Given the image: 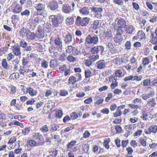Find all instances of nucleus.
I'll list each match as a JSON object with an SVG mask.
<instances>
[{"mask_svg":"<svg viewBox=\"0 0 157 157\" xmlns=\"http://www.w3.org/2000/svg\"><path fill=\"white\" fill-rule=\"evenodd\" d=\"M67 60L69 62H74L76 61V59L75 57L71 55H69L67 58Z\"/></svg>","mask_w":157,"mask_h":157,"instance_id":"ea45409f","label":"nucleus"},{"mask_svg":"<svg viewBox=\"0 0 157 157\" xmlns=\"http://www.w3.org/2000/svg\"><path fill=\"white\" fill-rule=\"evenodd\" d=\"M150 62L149 59L147 57L144 58L142 59V63L144 66L148 64Z\"/></svg>","mask_w":157,"mask_h":157,"instance_id":"8fccbe9b","label":"nucleus"},{"mask_svg":"<svg viewBox=\"0 0 157 157\" xmlns=\"http://www.w3.org/2000/svg\"><path fill=\"white\" fill-rule=\"evenodd\" d=\"M76 142L75 140L71 141L67 145V149H71L76 143Z\"/></svg>","mask_w":157,"mask_h":157,"instance_id":"58836bf2","label":"nucleus"},{"mask_svg":"<svg viewBox=\"0 0 157 157\" xmlns=\"http://www.w3.org/2000/svg\"><path fill=\"white\" fill-rule=\"evenodd\" d=\"M58 65V62L55 59L51 60L50 62V66L51 68H54L57 66Z\"/></svg>","mask_w":157,"mask_h":157,"instance_id":"a878e982","label":"nucleus"},{"mask_svg":"<svg viewBox=\"0 0 157 157\" xmlns=\"http://www.w3.org/2000/svg\"><path fill=\"white\" fill-rule=\"evenodd\" d=\"M99 58V56L98 54L92 55L89 57V58L92 61H94L98 59Z\"/></svg>","mask_w":157,"mask_h":157,"instance_id":"79ce46f5","label":"nucleus"},{"mask_svg":"<svg viewBox=\"0 0 157 157\" xmlns=\"http://www.w3.org/2000/svg\"><path fill=\"white\" fill-rule=\"evenodd\" d=\"M125 67L127 70L128 71H130V70L131 69L133 70L135 69L137 67V66H136V65H134V64H132V63H130L128 64L127 65L125 66Z\"/></svg>","mask_w":157,"mask_h":157,"instance_id":"b1692460","label":"nucleus"},{"mask_svg":"<svg viewBox=\"0 0 157 157\" xmlns=\"http://www.w3.org/2000/svg\"><path fill=\"white\" fill-rule=\"evenodd\" d=\"M131 43L130 41H126L125 44V49L128 51L131 49Z\"/></svg>","mask_w":157,"mask_h":157,"instance_id":"c9c22d12","label":"nucleus"},{"mask_svg":"<svg viewBox=\"0 0 157 157\" xmlns=\"http://www.w3.org/2000/svg\"><path fill=\"white\" fill-rule=\"evenodd\" d=\"M26 93H29V94L32 97L36 96L37 94V90H34L33 88L30 87H28L26 88Z\"/></svg>","mask_w":157,"mask_h":157,"instance_id":"dca6fc26","label":"nucleus"},{"mask_svg":"<svg viewBox=\"0 0 157 157\" xmlns=\"http://www.w3.org/2000/svg\"><path fill=\"white\" fill-rule=\"evenodd\" d=\"M33 137L35 140H38L41 141L42 140L41 138L43 137V136L41 134L39 133H33Z\"/></svg>","mask_w":157,"mask_h":157,"instance_id":"4be33fe9","label":"nucleus"},{"mask_svg":"<svg viewBox=\"0 0 157 157\" xmlns=\"http://www.w3.org/2000/svg\"><path fill=\"white\" fill-rule=\"evenodd\" d=\"M47 7L51 11H54L59 8L58 3L56 0H52L48 3Z\"/></svg>","mask_w":157,"mask_h":157,"instance_id":"0eeeda50","label":"nucleus"},{"mask_svg":"<svg viewBox=\"0 0 157 157\" xmlns=\"http://www.w3.org/2000/svg\"><path fill=\"white\" fill-rule=\"evenodd\" d=\"M114 41L116 43H121L123 40V38L122 35H116L114 38Z\"/></svg>","mask_w":157,"mask_h":157,"instance_id":"412c9836","label":"nucleus"},{"mask_svg":"<svg viewBox=\"0 0 157 157\" xmlns=\"http://www.w3.org/2000/svg\"><path fill=\"white\" fill-rule=\"evenodd\" d=\"M89 9L88 7H83L81 8L79 10V12L82 15L86 16L88 15L89 14Z\"/></svg>","mask_w":157,"mask_h":157,"instance_id":"f8f14e48","label":"nucleus"},{"mask_svg":"<svg viewBox=\"0 0 157 157\" xmlns=\"http://www.w3.org/2000/svg\"><path fill=\"white\" fill-rule=\"evenodd\" d=\"M29 32L30 31L28 29L23 28L20 31V35L22 36H26Z\"/></svg>","mask_w":157,"mask_h":157,"instance_id":"a211bd4d","label":"nucleus"},{"mask_svg":"<svg viewBox=\"0 0 157 157\" xmlns=\"http://www.w3.org/2000/svg\"><path fill=\"white\" fill-rule=\"evenodd\" d=\"M115 75H117V76H118V78H121L122 75V71L121 70H117L116 71Z\"/></svg>","mask_w":157,"mask_h":157,"instance_id":"5fc2aeb1","label":"nucleus"},{"mask_svg":"<svg viewBox=\"0 0 157 157\" xmlns=\"http://www.w3.org/2000/svg\"><path fill=\"white\" fill-rule=\"evenodd\" d=\"M27 144L31 146H39V144L37 143L36 141L33 140H29L27 142Z\"/></svg>","mask_w":157,"mask_h":157,"instance_id":"393cba45","label":"nucleus"},{"mask_svg":"<svg viewBox=\"0 0 157 157\" xmlns=\"http://www.w3.org/2000/svg\"><path fill=\"white\" fill-rule=\"evenodd\" d=\"M49 19H51L53 26L56 28L59 26L63 20V17L60 14L57 16L51 15L49 17Z\"/></svg>","mask_w":157,"mask_h":157,"instance_id":"f257e3e1","label":"nucleus"},{"mask_svg":"<svg viewBox=\"0 0 157 157\" xmlns=\"http://www.w3.org/2000/svg\"><path fill=\"white\" fill-rule=\"evenodd\" d=\"M54 139L55 140V141H56L58 142H60L62 140L60 138V136L58 135H54Z\"/></svg>","mask_w":157,"mask_h":157,"instance_id":"69168bd1","label":"nucleus"},{"mask_svg":"<svg viewBox=\"0 0 157 157\" xmlns=\"http://www.w3.org/2000/svg\"><path fill=\"white\" fill-rule=\"evenodd\" d=\"M122 28L118 27L117 29L116 35H122V34L124 32L123 30L122 29Z\"/></svg>","mask_w":157,"mask_h":157,"instance_id":"3c124183","label":"nucleus"},{"mask_svg":"<svg viewBox=\"0 0 157 157\" xmlns=\"http://www.w3.org/2000/svg\"><path fill=\"white\" fill-rule=\"evenodd\" d=\"M76 78L73 76H70L68 79V83L72 84H74L77 82Z\"/></svg>","mask_w":157,"mask_h":157,"instance_id":"c85d7f7f","label":"nucleus"},{"mask_svg":"<svg viewBox=\"0 0 157 157\" xmlns=\"http://www.w3.org/2000/svg\"><path fill=\"white\" fill-rule=\"evenodd\" d=\"M44 27V29L47 32H49L51 31V25L50 24H45Z\"/></svg>","mask_w":157,"mask_h":157,"instance_id":"7c9ffc66","label":"nucleus"},{"mask_svg":"<svg viewBox=\"0 0 157 157\" xmlns=\"http://www.w3.org/2000/svg\"><path fill=\"white\" fill-rule=\"evenodd\" d=\"M54 43L57 46L61 48L62 47V42L60 38H56L54 40Z\"/></svg>","mask_w":157,"mask_h":157,"instance_id":"5701e85b","label":"nucleus"},{"mask_svg":"<svg viewBox=\"0 0 157 157\" xmlns=\"http://www.w3.org/2000/svg\"><path fill=\"white\" fill-rule=\"evenodd\" d=\"M22 10V7L20 6L19 4H17L12 10L13 12L15 13H18L21 12Z\"/></svg>","mask_w":157,"mask_h":157,"instance_id":"6ab92c4d","label":"nucleus"},{"mask_svg":"<svg viewBox=\"0 0 157 157\" xmlns=\"http://www.w3.org/2000/svg\"><path fill=\"white\" fill-rule=\"evenodd\" d=\"M98 53L103 55L104 54V48L102 46H98Z\"/></svg>","mask_w":157,"mask_h":157,"instance_id":"37998d69","label":"nucleus"},{"mask_svg":"<svg viewBox=\"0 0 157 157\" xmlns=\"http://www.w3.org/2000/svg\"><path fill=\"white\" fill-rule=\"evenodd\" d=\"M44 17L41 15V14L37 13L34 17V19L33 20V23L36 25L37 24L40 22L42 21V19Z\"/></svg>","mask_w":157,"mask_h":157,"instance_id":"ddd939ff","label":"nucleus"},{"mask_svg":"<svg viewBox=\"0 0 157 157\" xmlns=\"http://www.w3.org/2000/svg\"><path fill=\"white\" fill-rule=\"evenodd\" d=\"M62 11L65 13H69L73 11L70 6L67 4H64L63 5L62 7Z\"/></svg>","mask_w":157,"mask_h":157,"instance_id":"9d476101","label":"nucleus"},{"mask_svg":"<svg viewBox=\"0 0 157 157\" xmlns=\"http://www.w3.org/2000/svg\"><path fill=\"white\" fill-rule=\"evenodd\" d=\"M156 104V102L154 98L149 100L147 103V105L149 106L154 107Z\"/></svg>","mask_w":157,"mask_h":157,"instance_id":"bb28decb","label":"nucleus"},{"mask_svg":"<svg viewBox=\"0 0 157 157\" xmlns=\"http://www.w3.org/2000/svg\"><path fill=\"white\" fill-rule=\"evenodd\" d=\"M90 19L88 17H84L82 18L79 16H77L75 22L76 25L78 26H86L89 23Z\"/></svg>","mask_w":157,"mask_h":157,"instance_id":"f03ea898","label":"nucleus"},{"mask_svg":"<svg viewBox=\"0 0 157 157\" xmlns=\"http://www.w3.org/2000/svg\"><path fill=\"white\" fill-rule=\"evenodd\" d=\"M50 153L51 154L47 157H56L58 154V151L57 150H54L51 151Z\"/></svg>","mask_w":157,"mask_h":157,"instance_id":"e433bc0d","label":"nucleus"},{"mask_svg":"<svg viewBox=\"0 0 157 157\" xmlns=\"http://www.w3.org/2000/svg\"><path fill=\"white\" fill-rule=\"evenodd\" d=\"M36 36L38 39H42L44 36V31L42 29H38L35 33Z\"/></svg>","mask_w":157,"mask_h":157,"instance_id":"4468645a","label":"nucleus"},{"mask_svg":"<svg viewBox=\"0 0 157 157\" xmlns=\"http://www.w3.org/2000/svg\"><path fill=\"white\" fill-rule=\"evenodd\" d=\"M70 48L71 50H72V53L73 55H77L79 54V51L78 50L77 48L72 47H70Z\"/></svg>","mask_w":157,"mask_h":157,"instance_id":"72a5a7b5","label":"nucleus"},{"mask_svg":"<svg viewBox=\"0 0 157 157\" xmlns=\"http://www.w3.org/2000/svg\"><path fill=\"white\" fill-rule=\"evenodd\" d=\"M113 36L112 32L110 30L105 31L102 34V37L105 40V41H110Z\"/></svg>","mask_w":157,"mask_h":157,"instance_id":"6e6552de","label":"nucleus"},{"mask_svg":"<svg viewBox=\"0 0 157 157\" xmlns=\"http://www.w3.org/2000/svg\"><path fill=\"white\" fill-rule=\"evenodd\" d=\"M85 76L86 78H89L92 76L91 71L89 70H86L85 72Z\"/></svg>","mask_w":157,"mask_h":157,"instance_id":"49530a36","label":"nucleus"},{"mask_svg":"<svg viewBox=\"0 0 157 157\" xmlns=\"http://www.w3.org/2000/svg\"><path fill=\"white\" fill-rule=\"evenodd\" d=\"M149 129L151 132L155 133L157 131V127L155 125H152L150 126L149 128Z\"/></svg>","mask_w":157,"mask_h":157,"instance_id":"f704fd0d","label":"nucleus"},{"mask_svg":"<svg viewBox=\"0 0 157 157\" xmlns=\"http://www.w3.org/2000/svg\"><path fill=\"white\" fill-rule=\"evenodd\" d=\"M156 36L154 37V34L153 33H151V37H152L150 40L151 42L153 44H157V28L156 29L155 31Z\"/></svg>","mask_w":157,"mask_h":157,"instance_id":"f3484780","label":"nucleus"},{"mask_svg":"<svg viewBox=\"0 0 157 157\" xmlns=\"http://www.w3.org/2000/svg\"><path fill=\"white\" fill-rule=\"evenodd\" d=\"M99 21L95 20L94 21L93 25V28L94 29H97L99 27Z\"/></svg>","mask_w":157,"mask_h":157,"instance_id":"6e6d98bb","label":"nucleus"},{"mask_svg":"<svg viewBox=\"0 0 157 157\" xmlns=\"http://www.w3.org/2000/svg\"><path fill=\"white\" fill-rule=\"evenodd\" d=\"M106 63L104 60H100L96 63L97 68L99 69H102L105 68L106 67Z\"/></svg>","mask_w":157,"mask_h":157,"instance_id":"2eb2a0df","label":"nucleus"},{"mask_svg":"<svg viewBox=\"0 0 157 157\" xmlns=\"http://www.w3.org/2000/svg\"><path fill=\"white\" fill-rule=\"evenodd\" d=\"M21 16H28L30 14V12L29 11L27 10H25L24 11H23L21 12Z\"/></svg>","mask_w":157,"mask_h":157,"instance_id":"bf43d9fd","label":"nucleus"},{"mask_svg":"<svg viewBox=\"0 0 157 157\" xmlns=\"http://www.w3.org/2000/svg\"><path fill=\"white\" fill-rule=\"evenodd\" d=\"M98 46L92 48L91 50V52L93 54H98Z\"/></svg>","mask_w":157,"mask_h":157,"instance_id":"13d9d810","label":"nucleus"},{"mask_svg":"<svg viewBox=\"0 0 157 157\" xmlns=\"http://www.w3.org/2000/svg\"><path fill=\"white\" fill-rule=\"evenodd\" d=\"M92 61L89 59H86L85 61V64L87 66L89 67L91 65Z\"/></svg>","mask_w":157,"mask_h":157,"instance_id":"338daca9","label":"nucleus"},{"mask_svg":"<svg viewBox=\"0 0 157 157\" xmlns=\"http://www.w3.org/2000/svg\"><path fill=\"white\" fill-rule=\"evenodd\" d=\"M110 139L109 138H108V139H106L105 140H104V141L103 143V144L104 146L105 147V148L108 149L109 146V143L110 142Z\"/></svg>","mask_w":157,"mask_h":157,"instance_id":"a18cd8bd","label":"nucleus"},{"mask_svg":"<svg viewBox=\"0 0 157 157\" xmlns=\"http://www.w3.org/2000/svg\"><path fill=\"white\" fill-rule=\"evenodd\" d=\"M82 150L84 152H87L89 149V145L88 144H84L82 145Z\"/></svg>","mask_w":157,"mask_h":157,"instance_id":"a19ab883","label":"nucleus"},{"mask_svg":"<svg viewBox=\"0 0 157 157\" xmlns=\"http://www.w3.org/2000/svg\"><path fill=\"white\" fill-rule=\"evenodd\" d=\"M126 23V21L123 18L120 19L117 21V25L119 27L124 28Z\"/></svg>","mask_w":157,"mask_h":157,"instance_id":"aec40b11","label":"nucleus"},{"mask_svg":"<svg viewBox=\"0 0 157 157\" xmlns=\"http://www.w3.org/2000/svg\"><path fill=\"white\" fill-rule=\"evenodd\" d=\"M66 23L67 25H70L72 24L74 22V19L73 17H68L66 20Z\"/></svg>","mask_w":157,"mask_h":157,"instance_id":"2f4dec72","label":"nucleus"},{"mask_svg":"<svg viewBox=\"0 0 157 157\" xmlns=\"http://www.w3.org/2000/svg\"><path fill=\"white\" fill-rule=\"evenodd\" d=\"M78 2L77 1L75 0H72L70 5L72 6V10L73 11L75 8V7L76 5H77Z\"/></svg>","mask_w":157,"mask_h":157,"instance_id":"052dcab7","label":"nucleus"},{"mask_svg":"<svg viewBox=\"0 0 157 157\" xmlns=\"http://www.w3.org/2000/svg\"><path fill=\"white\" fill-rule=\"evenodd\" d=\"M27 36L28 39L33 40L35 39V37L36 36V34L34 33H30L29 32Z\"/></svg>","mask_w":157,"mask_h":157,"instance_id":"4c0bfd02","label":"nucleus"},{"mask_svg":"<svg viewBox=\"0 0 157 157\" xmlns=\"http://www.w3.org/2000/svg\"><path fill=\"white\" fill-rule=\"evenodd\" d=\"M40 130L43 133H45L48 132L49 129L48 126L46 125H44L40 128Z\"/></svg>","mask_w":157,"mask_h":157,"instance_id":"cd10ccee","label":"nucleus"},{"mask_svg":"<svg viewBox=\"0 0 157 157\" xmlns=\"http://www.w3.org/2000/svg\"><path fill=\"white\" fill-rule=\"evenodd\" d=\"M32 5V2L30 0H27L25 2V6L26 8L30 7Z\"/></svg>","mask_w":157,"mask_h":157,"instance_id":"de8ad7c7","label":"nucleus"},{"mask_svg":"<svg viewBox=\"0 0 157 157\" xmlns=\"http://www.w3.org/2000/svg\"><path fill=\"white\" fill-rule=\"evenodd\" d=\"M98 36L95 35H94L93 36L89 35L86 39V42L88 44H95L98 43Z\"/></svg>","mask_w":157,"mask_h":157,"instance_id":"39448f33","label":"nucleus"},{"mask_svg":"<svg viewBox=\"0 0 157 157\" xmlns=\"http://www.w3.org/2000/svg\"><path fill=\"white\" fill-rule=\"evenodd\" d=\"M68 94L67 91L65 90H60L59 91V94L61 96H66Z\"/></svg>","mask_w":157,"mask_h":157,"instance_id":"c03bdc74","label":"nucleus"},{"mask_svg":"<svg viewBox=\"0 0 157 157\" xmlns=\"http://www.w3.org/2000/svg\"><path fill=\"white\" fill-rule=\"evenodd\" d=\"M62 36L65 44H69L72 41L73 37L72 35L67 32L63 33Z\"/></svg>","mask_w":157,"mask_h":157,"instance_id":"423d86ee","label":"nucleus"},{"mask_svg":"<svg viewBox=\"0 0 157 157\" xmlns=\"http://www.w3.org/2000/svg\"><path fill=\"white\" fill-rule=\"evenodd\" d=\"M119 78H118V76H117V75H114L109 76V82H114V81H115V82H117V80H119Z\"/></svg>","mask_w":157,"mask_h":157,"instance_id":"c756f323","label":"nucleus"},{"mask_svg":"<svg viewBox=\"0 0 157 157\" xmlns=\"http://www.w3.org/2000/svg\"><path fill=\"white\" fill-rule=\"evenodd\" d=\"M130 61V63H132V64H134L135 65H136V66H137V60L134 57L132 56L131 57Z\"/></svg>","mask_w":157,"mask_h":157,"instance_id":"603ef678","label":"nucleus"},{"mask_svg":"<svg viewBox=\"0 0 157 157\" xmlns=\"http://www.w3.org/2000/svg\"><path fill=\"white\" fill-rule=\"evenodd\" d=\"M41 67L44 68H47L48 66V62L46 61L43 60L41 63Z\"/></svg>","mask_w":157,"mask_h":157,"instance_id":"09e8293b","label":"nucleus"},{"mask_svg":"<svg viewBox=\"0 0 157 157\" xmlns=\"http://www.w3.org/2000/svg\"><path fill=\"white\" fill-rule=\"evenodd\" d=\"M63 113L62 111L59 110L57 111L56 113V117L57 118H60L63 116Z\"/></svg>","mask_w":157,"mask_h":157,"instance_id":"4d7b16f0","label":"nucleus"},{"mask_svg":"<svg viewBox=\"0 0 157 157\" xmlns=\"http://www.w3.org/2000/svg\"><path fill=\"white\" fill-rule=\"evenodd\" d=\"M70 117L72 119L75 120L78 117V115L75 112H72L71 113Z\"/></svg>","mask_w":157,"mask_h":157,"instance_id":"680f3d73","label":"nucleus"},{"mask_svg":"<svg viewBox=\"0 0 157 157\" xmlns=\"http://www.w3.org/2000/svg\"><path fill=\"white\" fill-rule=\"evenodd\" d=\"M113 97V94L112 93H109L107 94V97H106L105 99V101L107 102H108L110 99Z\"/></svg>","mask_w":157,"mask_h":157,"instance_id":"0e129e2a","label":"nucleus"},{"mask_svg":"<svg viewBox=\"0 0 157 157\" xmlns=\"http://www.w3.org/2000/svg\"><path fill=\"white\" fill-rule=\"evenodd\" d=\"M124 30L127 33L132 34L134 32L135 29L131 25H127L124 27Z\"/></svg>","mask_w":157,"mask_h":157,"instance_id":"9b49d317","label":"nucleus"},{"mask_svg":"<svg viewBox=\"0 0 157 157\" xmlns=\"http://www.w3.org/2000/svg\"><path fill=\"white\" fill-rule=\"evenodd\" d=\"M90 9L93 13L95 17L98 19H100L102 17V12L103 11V9L101 7L93 6L90 7Z\"/></svg>","mask_w":157,"mask_h":157,"instance_id":"20e7f679","label":"nucleus"},{"mask_svg":"<svg viewBox=\"0 0 157 157\" xmlns=\"http://www.w3.org/2000/svg\"><path fill=\"white\" fill-rule=\"evenodd\" d=\"M145 34L142 30L139 31L137 33V36L140 38L142 39L145 36Z\"/></svg>","mask_w":157,"mask_h":157,"instance_id":"864d4df0","label":"nucleus"},{"mask_svg":"<svg viewBox=\"0 0 157 157\" xmlns=\"http://www.w3.org/2000/svg\"><path fill=\"white\" fill-rule=\"evenodd\" d=\"M34 8L36 10L37 13L41 14L44 17L46 16L45 5L42 3H38L34 5Z\"/></svg>","mask_w":157,"mask_h":157,"instance_id":"7ed1b4c3","label":"nucleus"},{"mask_svg":"<svg viewBox=\"0 0 157 157\" xmlns=\"http://www.w3.org/2000/svg\"><path fill=\"white\" fill-rule=\"evenodd\" d=\"M2 65L3 67L5 69H10L11 68L8 67L7 63L6 62V59H3L2 61Z\"/></svg>","mask_w":157,"mask_h":157,"instance_id":"473e14b6","label":"nucleus"},{"mask_svg":"<svg viewBox=\"0 0 157 157\" xmlns=\"http://www.w3.org/2000/svg\"><path fill=\"white\" fill-rule=\"evenodd\" d=\"M12 51L13 53L16 56H21L20 46L19 45L16 44L13 46L12 47Z\"/></svg>","mask_w":157,"mask_h":157,"instance_id":"1a4fd4ad","label":"nucleus"},{"mask_svg":"<svg viewBox=\"0 0 157 157\" xmlns=\"http://www.w3.org/2000/svg\"><path fill=\"white\" fill-rule=\"evenodd\" d=\"M59 128V125L55 124H54L53 125L51 126V129L53 131L57 130Z\"/></svg>","mask_w":157,"mask_h":157,"instance_id":"e2e57ef3","label":"nucleus"},{"mask_svg":"<svg viewBox=\"0 0 157 157\" xmlns=\"http://www.w3.org/2000/svg\"><path fill=\"white\" fill-rule=\"evenodd\" d=\"M90 136V133L88 131H86L83 134V137L84 138H86L89 137Z\"/></svg>","mask_w":157,"mask_h":157,"instance_id":"774afa93","label":"nucleus"}]
</instances>
